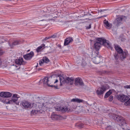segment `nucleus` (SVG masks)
<instances>
[{
  "label": "nucleus",
  "instance_id": "c756f323",
  "mask_svg": "<svg viewBox=\"0 0 130 130\" xmlns=\"http://www.w3.org/2000/svg\"><path fill=\"white\" fill-rule=\"evenodd\" d=\"M38 112V111L36 110H32L31 112V113L32 114V115H35Z\"/></svg>",
  "mask_w": 130,
  "mask_h": 130
},
{
  "label": "nucleus",
  "instance_id": "f704fd0d",
  "mask_svg": "<svg viewBox=\"0 0 130 130\" xmlns=\"http://www.w3.org/2000/svg\"><path fill=\"white\" fill-rule=\"evenodd\" d=\"M38 107L40 109H41L42 108H43V107H44V106L43 105V104H40V105H39Z\"/></svg>",
  "mask_w": 130,
  "mask_h": 130
},
{
  "label": "nucleus",
  "instance_id": "a211bd4d",
  "mask_svg": "<svg viewBox=\"0 0 130 130\" xmlns=\"http://www.w3.org/2000/svg\"><path fill=\"white\" fill-rule=\"evenodd\" d=\"M73 41L72 38L68 37L66 39L64 42V45H67Z\"/></svg>",
  "mask_w": 130,
  "mask_h": 130
},
{
  "label": "nucleus",
  "instance_id": "c9c22d12",
  "mask_svg": "<svg viewBox=\"0 0 130 130\" xmlns=\"http://www.w3.org/2000/svg\"><path fill=\"white\" fill-rule=\"evenodd\" d=\"M4 53V52H3L1 49H0V55H2Z\"/></svg>",
  "mask_w": 130,
  "mask_h": 130
},
{
  "label": "nucleus",
  "instance_id": "58836bf2",
  "mask_svg": "<svg viewBox=\"0 0 130 130\" xmlns=\"http://www.w3.org/2000/svg\"><path fill=\"white\" fill-rule=\"evenodd\" d=\"M105 10H104V9L100 10H98V12H102L104 11Z\"/></svg>",
  "mask_w": 130,
  "mask_h": 130
},
{
  "label": "nucleus",
  "instance_id": "7ed1b4c3",
  "mask_svg": "<svg viewBox=\"0 0 130 130\" xmlns=\"http://www.w3.org/2000/svg\"><path fill=\"white\" fill-rule=\"evenodd\" d=\"M126 19V17L124 16H121L117 18L115 21V25L118 26L122 24V21L125 20Z\"/></svg>",
  "mask_w": 130,
  "mask_h": 130
},
{
  "label": "nucleus",
  "instance_id": "f8f14e48",
  "mask_svg": "<svg viewBox=\"0 0 130 130\" xmlns=\"http://www.w3.org/2000/svg\"><path fill=\"white\" fill-rule=\"evenodd\" d=\"M34 54L33 52L31 51L29 53L24 55L23 57L26 60H30L34 56Z\"/></svg>",
  "mask_w": 130,
  "mask_h": 130
},
{
  "label": "nucleus",
  "instance_id": "79ce46f5",
  "mask_svg": "<svg viewBox=\"0 0 130 130\" xmlns=\"http://www.w3.org/2000/svg\"><path fill=\"white\" fill-rule=\"evenodd\" d=\"M58 82V80L57 79H56L55 80V82H54V83H57Z\"/></svg>",
  "mask_w": 130,
  "mask_h": 130
},
{
  "label": "nucleus",
  "instance_id": "f03ea898",
  "mask_svg": "<svg viewBox=\"0 0 130 130\" xmlns=\"http://www.w3.org/2000/svg\"><path fill=\"white\" fill-rule=\"evenodd\" d=\"M59 76L61 86L62 85V84L65 83L69 84L71 85L73 84L74 78L73 77H71L70 78L69 77L64 78L61 76Z\"/></svg>",
  "mask_w": 130,
  "mask_h": 130
},
{
  "label": "nucleus",
  "instance_id": "b1692460",
  "mask_svg": "<svg viewBox=\"0 0 130 130\" xmlns=\"http://www.w3.org/2000/svg\"><path fill=\"white\" fill-rule=\"evenodd\" d=\"M114 90L113 89L109 90L106 93L104 98H107L111 94H112V91H113Z\"/></svg>",
  "mask_w": 130,
  "mask_h": 130
},
{
  "label": "nucleus",
  "instance_id": "5fc2aeb1",
  "mask_svg": "<svg viewBox=\"0 0 130 130\" xmlns=\"http://www.w3.org/2000/svg\"><path fill=\"white\" fill-rule=\"evenodd\" d=\"M44 20H42L41 21H44Z\"/></svg>",
  "mask_w": 130,
  "mask_h": 130
},
{
  "label": "nucleus",
  "instance_id": "393cba45",
  "mask_svg": "<svg viewBox=\"0 0 130 130\" xmlns=\"http://www.w3.org/2000/svg\"><path fill=\"white\" fill-rule=\"evenodd\" d=\"M71 102H76L78 103H80L81 102H84V100L78 99H73L72 100Z\"/></svg>",
  "mask_w": 130,
  "mask_h": 130
},
{
  "label": "nucleus",
  "instance_id": "cd10ccee",
  "mask_svg": "<svg viewBox=\"0 0 130 130\" xmlns=\"http://www.w3.org/2000/svg\"><path fill=\"white\" fill-rule=\"evenodd\" d=\"M108 115L110 118L114 119L115 118L116 116V115L111 113L108 114Z\"/></svg>",
  "mask_w": 130,
  "mask_h": 130
},
{
  "label": "nucleus",
  "instance_id": "ea45409f",
  "mask_svg": "<svg viewBox=\"0 0 130 130\" xmlns=\"http://www.w3.org/2000/svg\"><path fill=\"white\" fill-rule=\"evenodd\" d=\"M113 98H109L108 100L109 101H111L113 100Z\"/></svg>",
  "mask_w": 130,
  "mask_h": 130
},
{
  "label": "nucleus",
  "instance_id": "4d7b16f0",
  "mask_svg": "<svg viewBox=\"0 0 130 130\" xmlns=\"http://www.w3.org/2000/svg\"><path fill=\"white\" fill-rule=\"evenodd\" d=\"M16 67H17V65H16L15 66Z\"/></svg>",
  "mask_w": 130,
  "mask_h": 130
},
{
  "label": "nucleus",
  "instance_id": "9b49d317",
  "mask_svg": "<svg viewBox=\"0 0 130 130\" xmlns=\"http://www.w3.org/2000/svg\"><path fill=\"white\" fill-rule=\"evenodd\" d=\"M114 120L115 121L123 124L125 123V121L124 118L120 116L116 115Z\"/></svg>",
  "mask_w": 130,
  "mask_h": 130
},
{
  "label": "nucleus",
  "instance_id": "f3484780",
  "mask_svg": "<svg viewBox=\"0 0 130 130\" xmlns=\"http://www.w3.org/2000/svg\"><path fill=\"white\" fill-rule=\"evenodd\" d=\"M119 54L116 52H115L113 54V57L114 59L115 60V63L116 64H118L119 62V60L120 59L119 56Z\"/></svg>",
  "mask_w": 130,
  "mask_h": 130
},
{
  "label": "nucleus",
  "instance_id": "4be33fe9",
  "mask_svg": "<svg viewBox=\"0 0 130 130\" xmlns=\"http://www.w3.org/2000/svg\"><path fill=\"white\" fill-rule=\"evenodd\" d=\"M21 42V41L19 40L14 41L12 44L10 45L12 47L14 46L20 44Z\"/></svg>",
  "mask_w": 130,
  "mask_h": 130
},
{
  "label": "nucleus",
  "instance_id": "423d86ee",
  "mask_svg": "<svg viewBox=\"0 0 130 130\" xmlns=\"http://www.w3.org/2000/svg\"><path fill=\"white\" fill-rule=\"evenodd\" d=\"M12 94L7 91L2 92L0 93V97L1 98H10Z\"/></svg>",
  "mask_w": 130,
  "mask_h": 130
},
{
  "label": "nucleus",
  "instance_id": "ddd939ff",
  "mask_svg": "<svg viewBox=\"0 0 130 130\" xmlns=\"http://www.w3.org/2000/svg\"><path fill=\"white\" fill-rule=\"evenodd\" d=\"M102 58L101 57L96 56L92 58L93 62L95 64H98L101 62Z\"/></svg>",
  "mask_w": 130,
  "mask_h": 130
},
{
  "label": "nucleus",
  "instance_id": "603ef678",
  "mask_svg": "<svg viewBox=\"0 0 130 130\" xmlns=\"http://www.w3.org/2000/svg\"><path fill=\"white\" fill-rule=\"evenodd\" d=\"M48 48L49 49H51V47L50 46H49Z\"/></svg>",
  "mask_w": 130,
  "mask_h": 130
},
{
  "label": "nucleus",
  "instance_id": "2eb2a0df",
  "mask_svg": "<svg viewBox=\"0 0 130 130\" xmlns=\"http://www.w3.org/2000/svg\"><path fill=\"white\" fill-rule=\"evenodd\" d=\"M118 100L122 102H125L124 104L126 106L130 105V98L126 102L127 99H126V98H117Z\"/></svg>",
  "mask_w": 130,
  "mask_h": 130
},
{
  "label": "nucleus",
  "instance_id": "1a4fd4ad",
  "mask_svg": "<svg viewBox=\"0 0 130 130\" xmlns=\"http://www.w3.org/2000/svg\"><path fill=\"white\" fill-rule=\"evenodd\" d=\"M51 118L53 120H60L63 118L62 117L58 115H57L55 112H53L51 115Z\"/></svg>",
  "mask_w": 130,
  "mask_h": 130
},
{
  "label": "nucleus",
  "instance_id": "c85d7f7f",
  "mask_svg": "<svg viewBox=\"0 0 130 130\" xmlns=\"http://www.w3.org/2000/svg\"><path fill=\"white\" fill-rule=\"evenodd\" d=\"M42 59L44 62L46 63H48L50 61L49 59L46 57H44Z\"/></svg>",
  "mask_w": 130,
  "mask_h": 130
},
{
  "label": "nucleus",
  "instance_id": "2f4dec72",
  "mask_svg": "<svg viewBox=\"0 0 130 130\" xmlns=\"http://www.w3.org/2000/svg\"><path fill=\"white\" fill-rule=\"evenodd\" d=\"M12 98H20V97L18 94H13Z\"/></svg>",
  "mask_w": 130,
  "mask_h": 130
},
{
  "label": "nucleus",
  "instance_id": "aec40b11",
  "mask_svg": "<svg viewBox=\"0 0 130 130\" xmlns=\"http://www.w3.org/2000/svg\"><path fill=\"white\" fill-rule=\"evenodd\" d=\"M115 48L117 51L116 52L119 54L123 51L122 48L118 45H115Z\"/></svg>",
  "mask_w": 130,
  "mask_h": 130
},
{
  "label": "nucleus",
  "instance_id": "49530a36",
  "mask_svg": "<svg viewBox=\"0 0 130 130\" xmlns=\"http://www.w3.org/2000/svg\"><path fill=\"white\" fill-rule=\"evenodd\" d=\"M46 40H47L45 38L44 39H43V40H42V41H45Z\"/></svg>",
  "mask_w": 130,
  "mask_h": 130
},
{
  "label": "nucleus",
  "instance_id": "72a5a7b5",
  "mask_svg": "<svg viewBox=\"0 0 130 130\" xmlns=\"http://www.w3.org/2000/svg\"><path fill=\"white\" fill-rule=\"evenodd\" d=\"M106 129L108 130H110L112 128V127L111 126L108 125H107L106 127H105Z\"/></svg>",
  "mask_w": 130,
  "mask_h": 130
},
{
  "label": "nucleus",
  "instance_id": "a19ab883",
  "mask_svg": "<svg viewBox=\"0 0 130 130\" xmlns=\"http://www.w3.org/2000/svg\"><path fill=\"white\" fill-rule=\"evenodd\" d=\"M56 37L55 35H53V36H51L50 38H54L55 37Z\"/></svg>",
  "mask_w": 130,
  "mask_h": 130
},
{
  "label": "nucleus",
  "instance_id": "9d476101",
  "mask_svg": "<svg viewBox=\"0 0 130 130\" xmlns=\"http://www.w3.org/2000/svg\"><path fill=\"white\" fill-rule=\"evenodd\" d=\"M74 84L76 86H83L84 83L82 80L79 77L76 78L75 79Z\"/></svg>",
  "mask_w": 130,
  "mask_h": 130
},
{
  "label": "nucleus",
  "instance_id": "6ab92c4d",
  "mask_svg": "<svg viewBox=\"0 0 130 130\" xmlns=\"http://www.w3.org/2000/svg\"><path fill=\"white\" fill-rule=\"evenodd\" d=\"M22 104L23 106L25 108H30L31 107L30 103L28 102L24 101L22 102Z\"/></svg>",
  "mask_w": 130,
  "mask_h": 130
},
{
  "label": "nucleus",
  "instance_id": "3c124183",
  "mask_svg": "<svg viewBox=\"0 0 130 130\" xmlns=\"http://www.w3.org/2000/svg\"><path fill=\"white\" fill-rule=\"evenodd\" d=\"M58 46L59 47H61V45H58Z\"/></svg>",
  "mask_w": 130,
  "mask_h": 130
},
{
  "label": "nucleus",
  "instance_id": "e433bc0d",
  "mask_svg": "<svg viewBox=\"0 0 130 130\" xmlns=\"http://www.w3.org/2000/svg\"><path fill=\"white\" fill-rule=\"evenodd\" d=\"M86 28L87 29H89L91 28V24H90L88 26H86Z\"/></svg>",
  "mask_w": 130,
  "mask_h": 130
},
{
  "label": "nucleus",
  "instance_id": "4c0bfd02",
  "mask_svg": "<svg viewBox=\"0 0 130 130\" xmlns=\"http://www.w3.org/2000/svg\"><path fill=\"white\" fill-rule=\"evenodd\" d=\"M124 87L125 88H130V85L124 86Z\"/></svg>",
  "mask_w": 130,
  "mask_h": 130
},
{
  "label": "nucleus",
  "instance_id": "de8ad7c7",
  "mask_svg": "<svg viewBox=\"0 0 130 130\" xmlns=\"http://www.w3.org/2000/svg\"><path fill=\"white\" fill-rule=\"evenodd\" d=\"M47 15H43V17H47Z\"/></svg>",
  "mask_w": 130,
  "mask_h": 130
},
{
  "label": "nucleus",
  "instance_id": "c03bdc74",
  "mask_svg": "<svg viewBox=\"0 0 130 130\" xmlns=\"http://www.w3.org/2000/svg\"><path fill=\"white\" fill-rule=\"evenodd\" d=\"M41 69H41V68L37 69V70H38V71H39L40 70H41Z\"/></svg>",
  "mask_w": 130,
  "mask_h": 130
},
{
  "label": "nucleus",
  "instance_id": "5701e85b",
  "mask_svg": "<svg viewBox=\"0 0 130 130\" xmlns=\"http://www.w3.org/2000/svg\"><path fill=\"white\" fill-rule=\"evenodd\" d=\"M104 25L105 27L107 29H110V28L111 26H110L108 21L105 20L104 22Z\"/></svg>",
  "mask_w": 130,
  "mask_h": 130
},
{
  "label": "nucleus",
  "instance_id": "7c9ffc66",
  "mask_svg": "<svg viewBox=\"0 0 130 130\" xmlns=\"http://www.w3.org/2000/svg\"><path fill=\"white\" fill-rule=\"evenodd\" d=\"M76 126L80 128H82L84 127V125L83 124H77Z\"/></svg>",
  "mask_w": 130,
  "mask_h": 130
},
{
  "label": "nucleus",
  "instance_id": "13d9d810",
  "mask_svg": "<svg viewBox=\"0 0 130 130\" xmlns=\"http://www.w3.org/2000/svg\"><path fill=\"white\" fill-rule=\"evenodd\" d=\"M104 16V17H106V16L105 15V16Z\"/></svg>",
  "mask_w": 130,
  "mask_h": 130
},
{
  "label": "nucleus",
  "instance_id": "473e14b6",
  "mask_svg": "<svg viewBox=\"0 0 130 130\" xmlns=\"http://www.w3.org/2000/svg\"><path fill=\"white\" fill-rule=\"evenodd\" d=\"M44 63L43 59L40 60L39 61V64L40 66H41L42 64Z\"/></svg>",
  "mask_w": 130,
  "mask_h": 130
},
{
  "label": "nucleus",
  "instance_id": "bb28decb",
  "mask_svg": "<svg viewBox=\"0 0 130 130\" xmlns=\"http://www.w3.org/2000/svg\"><path fill=\"white\" fill-rule=\"evenodd\" d=\"M25 96L27 97H31L32 98H33V97H35V98H39L38 96H37V95H31L30 94H25Z\"/></svg>",
  "mask_w": 130,
  "mask_h": 130
},
{
  "label": "nucleus",
  "instance_id": "4468645a",
  "mask_svg": "<svg viewBox=\"0 0 130 130\" xmlns=\"http://www.w3.org/2000/svg\"><path fill=\"white\" fill-rule=\"evenodd\" d=\"M15 63L18 65H24L26 63V62L23 61L22 58H19V59H16L15 60Z\"/></svg>",
  "mask_w": 130,
  "mask_h": 130
},
{
  "label": "nucleus",
  "instance_id": "39448f33",
  "mask_svg": "<svg viewBox=\"0 0 130 130\" xmlns=\"http://www.w3.org/2000/svg\"><path fill=\"white\" fill-rule=\"evenodd\" d=\"M106 86H102L101 87H99L96 91V93L98 95H101L103 94V93L106 90Z\"/></svg>",
  "mask_w": 130,
  "mask_h": 130
},
{
  "label": "nucleus",
  "instance_id": "864d4df0",
  "mask_svg": "<svg viewBox=\"0 0 130 130\" xmlns=\"http://www.w3.org/2000/svg\"><path fill=\"white\" fill-rule=\"evenodd\" d=\"M113 96H110V98H113Z\"/></svg>",
  "mask_w": 130,
  "mask_h": 130
},
{
  "label": "nucleus",
  "instance_id": "6e6d98bb",
  "mask_svg": "<svg viewBox=\"0 0 130 130\" xmlns=\"http://www.w3.org/2000/svg\"><path fill=\"white\" fill-rule=\"evenodd\" d=\"M123 28H124V27H123ZM122 28L123 29V27H122Z\"/></svg>",
  "mask_w": 130,
  "mask_h": 130
},
{
  "label": "nucleus",
  "instance_id": "a878e982",
  "mask_svg": "<svg viewBox=\"0 0 130 130\" xmlns=\"http://www.w3.org/2000/svg\"><path fill=\"white\" fill-rule=\"evenodd\" d=\"M130 97L129 95H128V96H127L126 95H125L121 93L120 94H118L117 95V98H129Z\"/></svg>",
  "mask_w": 130,
  "mask_h": 130
},
{
  "label": "nucleus",
  "instance_id": "bf43d9fd",
  "mask_svg": "<svg viewBox=\"0 0 130 130\" xmlns=\"http://www.w3.org/2000/svg\"><path fill=\"white\" fill-rule=\"evenodd\" d=\"M128 130H129V129H128Z\"/></svg>",
  "mask_w": 130,
  "mask_h": 130
},
{
  "label": "nucleus",
  "instance_id": "dca6fc26",
  "mask_svg": "<svg viewBox=\"0 0 130 130\" xmlns=\"http://www.w3.org/2000/svg\"><path fill=\"white\" fill-rule=\"evenodd\" d=\"M68 109V108L67 106L64 107H58L56 108V110L60 111L63 112L67 111Z\"/></svg>",
  "mask_w": 130,
  "mask_h": 130
},
{
  "label": "nucleus",
  "instance_id": "8fccbe9b",
  "mask_svg": "<svg viewBox=\"0 0 130 130\" xmlns=\"http://www.w3.org/2000/svg\"><path fill=\"white\" fill-rule=\"evenodd\" d=\"M103 120V119H102V122H103L104 123H105V122H104Z\"/></svg>",
  "mask_w": 130,
  "mask_h": 130
},
{
  "label": "nucleus",
  "instance_id": "a18cd8bd",
  "mask_svg": "<svg viewBox=\"0 0 130 130\" xmlns=\"http://www.w3.org/2000/svg\"><path fill=\"white\" fill-rule=\"evenodd\" d=\"M46 40H47L45 38L44 39H43V40H42V41H45Z\"/></svg>",
  "mask_w": 130,
  "mask_h": 130
},
{
  "label": "nucleus",
  "instance_id": "09e8293b",
  "mask_svg": "<svg viewBox=\"0 0 130 130\" xmlns=\"http://www.w3.org/2000/svg\"><path fill=\"white\" fill-rule=\"evenodd\" d=\"M38 67V63H37V65L36 66V68L37 67Z\"/></svg>",
  "mask_w": 130,
  "mask_h": 130
},
{
  "label": "nucleus",
  "instance_id": "f257e3e1",
  "mask_svg": "<svg viewBox=\"0 0 130 130\" xmlns=\"http://www.w3.org/2000/svg\"><path fill=\"white\" fill-rule=\"evenodd\" d=\"M97 40L98 41L95 43L94 44V48L96 50V53H95L96 55H98V53L99 52L98 51L101 45H103L104 46L110 49L111 50L113 49L111 45L109 43V41L106 40L102 38H98L97 39Z\"/></svg>",
  "mask_w": 130,
  "mask_h": 130
},
{
  "label": "nucleus",
  "instance_id": "412c9836",
  "mask_svg": "<svg viewBox=\"0 0 130 130\" xmlns=\"http://www.w3.org/2000/svg\"><path fill=\"white\" fill-rule=\"evenodd\" d=\"M45 45L44 44H42L40 46L38 47L36 49V51L37 53H39L42 50V48L44 47Z\"/></svg>",
  "mask_w": 130,
  "mask_h": 130
},
{
  "label": "nucleus",
  "instance_id": "0eeeda50",
  "mask_svg": "<svg viewBox=\"0 0 130 130\" xmlns=\"http://www.w3.org/2000/svg\"><path fill=\"white\" fill-rule=\"evenodd\" d=\"M119 58L121 61H123L128 56V52L127 51H123V52L119 54Z\"/></svg>",
  "mask_w": 130,
  "mask_h": 130
},
{
  "label": "nucleus",
  "instance_id": "20e7f679",
  "mask_svg": "<svg viewBox=\"0 0 130 130\" xmlns=\"http://www.w3.org/2000/svg\"><path fill=\"white\" fill-rule=\"evenodd\" d=\"M48 78L47 77H45L43 79L41 80L40 82V83L43 82L44 84H47L48 87H51L52 88H54L55 89H58L57 85H50L48 84Z\"/></svg>",
  "mask_w": 130,
  "mask_h": 130
},
{
  "label": "nucleus",
  "instance_id": "6e6552de",
  "mask_svg": "<svg viewBox=\"0 0 130 130\" xmlns=\"http://www.w3.org/2000/svg\"><path fill=\"white\" fill-rule=\"evenodd\" d=\"M18 100V98H11V99L9 100L8 101L4 100L3 103L7 104H12L13 103L17 105L19 104V102H17Z\"/></svg>",
  "mask_w": 130,
  "mask_h": 130
},
{
  "label": "nucleus",
  "instance_id": "37998d69",
  "mask_svg": "<svg viewBox=\"0 0 130 130\" xmlns=\"http://www.w3.org/2000/svg\"><path fill=\"white\" fill-rule=\"evenodd\" d=\"M50 38V37H45V38L46 39V40H47V39Z\"/></svg>",
  "mask_w": 130,
  "mask_h": 130
}]
</instances>
